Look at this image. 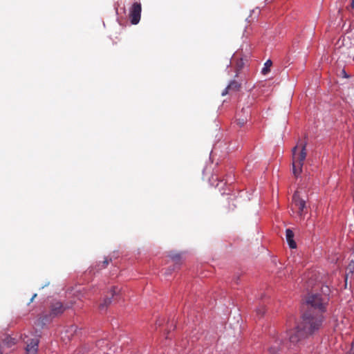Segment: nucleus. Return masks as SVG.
Returning a JSON list of instances; mask_svg holds the SVG:
<instances>
[{"label": "nucleus", "mask_w": 354, "mask_h": 354, "mask_svg": "<svg viewBox=\"0 0 354 354\" xmlns=\"http://www.w3.org/2000/svg\"><path fill=\"white\" fill-rule=\"evenodd\" d=\"M76 329H77V327L75 326H71L70 327V330L71 332H75L76 331Z\"/></svg>", "instance_id": "nucleus-20"}, {"label": "nucleus", "mask_w": 354, "mask_h": 354, "mask_svg": "<svg viewBox=\"0 0 354 354\" xmlns=\"http://www.w3.org/2000/svg\"><path fill=\"white\" fill-rule=\"evenodd\" d=\"M241 87V83L236 80H232L228 86L223 91L222 95H227L230 91H238Z\"/></svg>", "instance_id": "nucleus-10"}, {"label": "nucleus", "mask_w": 354, "mask_h": 354, "mask_svg": "<svg viewBox=\"0 0 354 354\" xmlns=\"http://www.w3.org/2000/svg\"><path fill=\"white\" fill-rule=\"evenodd\" d=\"M71 306H64L61 302L57 301L50 306V311L48 315H45L37 320V325L41 327L44 326L46 322H50L53 318L62 315L64 310L69 308Z\"/></svg>", "instance_id": "nucleus-5"}, {"label": "nucleus", "mask_w": 354, "mask_h": 354, "mask_svg": "<svg viewBox=\"0 0 354 354\" xmlns=\"http://www.w3.org/2000/svg\"><path fill=\"white\" fill-rule=\"evenodd\" d=\"M142 6L139 2H135L129 9V17L132 24L136 25L139 23L141 17Z\"/></svg>", "instance_id": "nucleus-6"}, {"label": "nucleus", "mask_w": 354, "mask_h": 354, "mask_svg": "<svg viewBox=\"0 0 354 354\" xmlns=\"http://www.w3.org/2000/svg\"><path fill=\"white\" fill-rule=\"evenodd\" d=\"M272 65V61L270 59H268L264 64V66L261 70V73L263 75L268 74L270 71V68H271Z\"/></svg>", "instance_id": "nucleus-14"}, {"label": "nucleus", "mask_w": 354, "mask_h": 354, "mask_svg": "<svg viewBox=\"0 0 354 354\" xmlns=\"http://www.w3.org/2000/svg\"><path fill=\"white\" fill-rule=\"evenodd\" d=\"M291 210L296 213L301 218L307 214L308 207L306 202L301 196L299 191H296L292 196Z\"/></svg>", "instance_id": "nucleus-4"}, {"label": "nucleus", "mask_w": 354, "mask_h": 354, "mask_svg": "<svg viewBox=\"0 0 354 354\" xmlns=\"http://www.w3.org/2000/svg\"><path fill=\"white\" fill-rule=\"evenodd\" d=\"M306 143L297 144L292 150V173L297 177L302 171L304 162L306 158Z\"/></svg>", "instance_id": "nucleus-2"}, {"label": "nucleus", "mask_w": 354, "mask_h": 354, "mask_svg": "<svg viewBox=\"0 0 354 354\" xmlns=\"http://www.w3.org/2000/svg\"><path fill=\"white\" fill-rule=\"evenodd\" d=\"M169 257L174 262L175 264L179 265L181 262V254L176 252H170Z\"/></svg>", "instance_id": "nucleus-13"}, {"label": "nucleus", "mask_w": 354, "mask_h": 354, "mask_svg": "<svg viewBox=\"0 0 354 354\" xmlns=\"http://www.w3.org/2000/svg\"><path fill=\"white\" fill-rule=\"evenodd\" d=\"M324 317L320 313L306 310L301 317V322L290 332L289 340L284 342L282 335L272 338L268 348L269 354H286L288 350H296L304 341L314 335L322 326Z\"/></svg>", "instance_id": "nucleus-1"}, {"label": "nucleus", "mask_w": 354, "mask_h": 354, "mask_svg": "<svg viewBox=\"0 0 354 354\" xmlns=\"http://www.w3.org/2000/svg\"><path fill=\"white\" fill-rule=\"evenodd\" d=\"M353 60L354 61V56H353Z\"/></svg>", "instance_id": "nucleus-26"}, {"label": "nucleus", "mask_w": 354, "mask_h": 354, "mask_svg": "<svg viewBox=\"0 0 354 354\" xmlns=\"http://www.w3.org/2000/svg\"><path fill=\"white\" fill-rule=\"evenodd\" d=\"M37 294H34V295H32V298L30 299V301H29V303H28V304H30V303L32 302V301H33V300L35 299V298L37 297Z\"/></svg>", "instance_id": "nucleus-21"}, {"label": "nucleus", "mask_w": 354, "mask_h": 354, "mask_svg": "<svg viewBox=\"0 0 354 354\" xmlns=\"http://www.w3.org/2000/svg\"><path fill=\"white\" fill-rule=\"evenodd\" d=\"M286 237L290 248H295L297 247V244L293 239L294 233L290 229H287L286 230Z\"/></svg>", "instance_id": "nucleus-12"}, {"label": "nucleus", "mask_w": 354, "mask_h": 354, "mask_svg": "<svg viewBox=\"0 0 354 354\" xmlns=\"http://www.w3.org/2000/svg\"><path fill=\"white\" fill-rule=\"evenodd\" d=\"M121 292V288H119L118 287L113 286L112 287L110 295L111 296H106L103 300L99 304V308L100 310H105L108 306L111 304L112 299L115 297L117 299V297L120 295Z\"/></svg>", "instance_id": "nucleus-8"}, {"label": "nucleus", "mask_w": 354, "mask_h": 354, "mask_svg": "<svg viewBox=\"0 0 354 354\" xmlns=\"http://www.w3.org/2000/svg\"><path fill=\"white\" fill-rule=\"evenodd\" d=\"M171 272V270H169L168 272H165V274L168 275V274H170Z\"/></svg>", "instance_id": "nucleus-23"}, {"label": "nucleus", "mask_w": 354, "mask_h": 354, "mask_svg": "<svg viewBox=\"0 0 354 354\" xmlns=\"http://www.w3.org/2000/svg\"><path fill=\"white\" fill-rule=\"evenodd\" d=\"M326 290H323V292H326V291H328V287H326Z\"/></svg>", "instance_id": "nucleus-25"}, {"label": "nucleus", "mask_w": 354, "mask_h": 354, "mask_svg": "<svg viewBox=\"0 0 354 354\" xmlns=\"http://www.w3.org/2000/svg\"><path fill=\"white\" fill-rule=\"evenodd\" d=\"M256 312H257V314L258 316H259V317L263 316L266 312L265 307L263 306H259L257 309Z\"/></svg>", "instance_id": "nucleus-15"}, {"label": "nucleus", "mask_w": 354, "mask_h": 354, "mask_svg": "<svg viewBox=\"0 0 354 354\" xmlns=\"http://www.w3.org/2000/svg\"><path fill=\"white\" fill-rule=\"evenodd\" d=\"M351 7L354 8V0H352L351 1Z\"/></svg>", "instance_id": "nucleus-24"}, {"label": "nucleus", "mask_w": 354, "mask_h": 354, "mask_svg": "<svg viewBox=\"0 0 354 354\" xmlns=\"http://www.w3.org/2000/svg\"><path fill=\"white\" fill-rule=\"evenodd\" d=\"M346 270L349 273H353V272H354V262H353V260L351 261V263L347 266Z\"/></svg>", "instance_id": "nucleus-16"}, {"label": "nucleus", "mask_w": 354, "mask_h": 354, "mask_svg": "<svg viewBox=\"0 0 354 354\" xmlns=\"http://www.w3.org/2000/svg\"><path fill=\"white\" fill-rule=\"evenodd\" d=\"M238 123L240 126H243L244 125V124L247 121V118H239L238 120Z\"/></svg>", "instance_id": "nucleus-17"}, {"label": "nucleus", "mask_w": 354, "mask_h": 354, "mask_svg": "<svg viewBox=\"0 0 354 354\" xmlns=\"http://www.w3.org/2000/svg\"><path fill=\"white\" fill-rule=\"evenodd\" d=\"M241 111L243 113L246 112L247 114H248V113H249L248 109L245 110L244 108L242 109Z\"/></svg>", "instance_id": "nucleus-22"}, {"label": "nucleus", "mask_w": 354, "mask_h": 354, "mask_svg": "<svg viewBox=\"0 0 354 354\" xmlns=\"http://www.w3.org/2000/svg\"><path fill=\"white\" fill-rule=\"evenodd\" d=\"M79 292H80L82 297H84L86 295L88 294V290H86L85 288H83L82 290H80Z\"/></svg>", "instance_id": "nucleus-18"}, {"label": "nucleus", "mask_w": 354, "mask_h": 354, "mask_svg": "<svg viewBox=\"0 0 354 354\" xmlns=\"http://www.w3.org/2000/svg\"><path fill=\"white\" fill-rule=\"evenodd\" d=\"M233 60L236 61V77H237L239 71H241L244 67L245 63L248 62V59H246V57H239V55L236 54L233 57Z\"/></svg>", "instance_id": "nucleus-11"}, {"label": "nucleus", "mask_w": 354, "mask_h": 354, "mask_svg": "<svg viewBox=\"0 0 354 354\" xmlns=\"http://www.w3.org/2000/svg\"><path fill=\"white\" fill-rule=\"evenodd\" d=\"M328 297L327 295H321L319 294H312L306 298V304L308 310L314 313H322L326 310V306L328 303Z\"/></svg>", "instance_id": "nucleus-3"}, {"label": "nucleus", "mask_w": 354, "mask_h": 354, "mask_svg": "<svg viewBox=\"0 0 354 354\" xmlns=\"http://www.w3.org/2000/svg\"><path fill=\"white\" fill-rule=\"evenodd\" d=\"M109 261L107 259H105L103 261H102V265L101 266V268H104L107 266V265L109 264Z\"/></svg>", "instance_id": "nucleus-19"}, {"label": "nucleus", "mask_w": 354, "mask_h": 354, "mask_svg": "<svg viewBox=\"0 0 354 354\" xmlns=\"http://www.w3.org/2000/svg\"><path fill=\"white\" fill-rule=\"evenodd\" d=\"M17 344V339L9 335H4L0 341V354L8 353L12 346Z\"/></svg>", "instance_id": "nucleus-7"}, {"label": "nucleus", "mask_w": 354, "mask_h": 354, "mask_svg": "<svg viewBox=\"0 0 354 354\" xmlns=\"http://www.w3.org/2000/svg\"><path fill=\"white\" fill-rule=\"evenodd\" d=\"M27 344L26 347V354H37L39 338L35 337L33 339L26 341Z\"/></svg>", "instance_id": "nucleus-9"}]
</instances>
